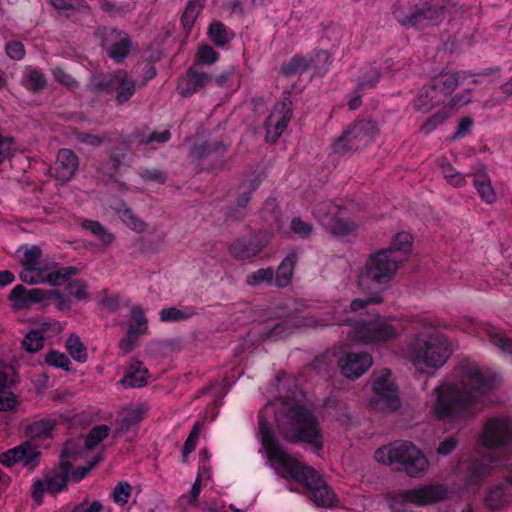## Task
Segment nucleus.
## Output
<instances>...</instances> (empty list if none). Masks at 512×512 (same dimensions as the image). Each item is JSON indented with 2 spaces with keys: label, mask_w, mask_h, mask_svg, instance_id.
I'll return each mask as SVG.
<instances>
[{
  "label": "nucleus",
  "mask_w": 512,
  "mask_h": 512,
  "mask_svg": "<svg viewBox=\"0 0 512 512\" xmlns=\"http://www.w3.org/2000/svg\"><path fill=\"white\" fill-rule=\"evenodd\" d=\"M377 131V125L371 119L356 121L333 143V151L343 155L362 150L372 143Z\"/></svg>",
  "instance_id": "nucleus-12"
},
{
  "label": "nucleus",
  "mask_w": 512,
  "mask_h": 512,
  "mask_svg": "<svg viewBox=\"0 0 512 512\" xmlns=\"http://www.w3.org/2000/svg\"><path fill=\"white\" fill-rule=\"evenodd\" d=\"M87 288V283L82 279L71 281L66 286V290L78 300H86L88 298Z\"/></svg>",
  "instance_id": "nucleus-58"
},
{
  "label": "nucleus",
  "mask_w": 512,
  "mask_h": 512,
  "mask_svg": "<svg viewBox=\"0 0 512 512\" xmlns=\"http://www.w3.org/2000/svg\"><path fill=\"white\" fill-rule=\"evenodd\" d=\"M489 341L502 352L512 354V340L506 337L499 329L490 327L487 329Z\"/></svg>",
  "instance_id": "nucleus-41"
},
{
  "label": "nucleus",
  "mask_w": 512,
  "mask_h": 512,
  "mask_svg": "<svg viewBox=\"0 0 512 512\" xmlns=\"http://www.w3.org/2000/svg\"><path fill=\"white\" fill-rule=\"evenodd\" d=\"M511 502L512 485L509 483L508 477L505 481L490 488L485 497V504L490 510H500L507 507Z\"/></svg>",
  "instance_id": "nucleus-25"
},
{
  "label": "nucleus",
  "mask_w": 512,
  "mask_h": 512,
  "mask_svg": "<svg viewBox=\"0 0 512 512\" xmlns=\"http://www.w3.org/2000/svg\"><path fill=\"white\" fill-rule=\"evenodd\" d=\"M75 138L80 143L93 147L100 146L106 140V136H98L84 131L76 132Z\"/></svg>",
  "instance_id": "nucleus-63"
},
{
  "label": "nucleus",
  "mask_w": 512,
  "mask_h": 512,
  "mask_svg": "<svg viewBox=\"0 0 512 512\" xmlns=\"http://www.w3.org/2000/svg\"><path fill=\"white\" fill-rule=\"evenodd\" d=\"M209 37L217 46H223L230 41L229 33L221 22H213L209 26Z\"/></svg>",
  "instance_id": "nucleus-46"
},
{
  "label": "nucleus",
  "mask_w": 512,
  "mask_h": 512,
  "mask_svg": "<svg viewBox=\"0 0 512 512\" xmlns=\"http://www.w3.org/2000/svg\"><path fill=\"white\" fill-rule=\"evenodd\" d=\"M211 81V76L194 66L189 68L186 75L179 81L177 89L181 95L190 96L198 89L204 88Z\"/></svg>",
  "instance_id": "nucleus-24"
},
{
  "label": "nucleus",
  "mask_w": 512,
  "mask_h": 512,
  "mask_svg": "<svg viewBox=\"0 0 512 512\" xmlns=\"http://www.w3.org/2000/svg\"><path fill=\"white\" fill-rule=\"evenodd\" d=\"M366 294L368 295L367 298H365V299L357 298L351 302V304H350L351 311L357 312V311H360V310L366 308L370 304H378V303L382 302V297L378 291L374 290V291H372V293H366Z\"/></svg>",
  "instance_id": "nucleus-54"
},
{
  "label": "nucleus",
  "mask_w": 512,
  "mask_h": 512,
  "mask_svg": "<svg viewBox=\"0 0 512 512\" xmlns=\"http://www.w3.org/2000/svg\"><path fill=\"white\" fill-rule=\"evenodd\" d=\"M459 84L457 72L441 73L424 85L413 100V108L422 113L429 112L452 94Z\"/></svg>",
  "instance_id": "nucleus-10"
},
{
  "label": "nucleus",
  "mask_w": 512,
  "mask_h": 512,
  "mask_svg": "<svg viewBox=\"0 0 512 512\" xmlns=\"http://www.w3.org/2000/svg\"><path fill=\"white\" fill-rule=\"evenodd\" d=\"M280 434L289 442H305L314 451L323 448V435L315 415L302 406L290 408L277 420Z\"/></svg>",
  "instance_id": "nucleus-4"
},
{
  "label": "nucleus",
  "mask_w": 512,
  "mask_h": 512,
  "mask_svg": "<svg viewBox=\"0 0 512 512\" xmlns=\"http://www.w3.org/2000/svg\"><path fill=\"white\" fill-rule=\"evenodd\" d=\"M195 312L192 309L187 311L179 310L175 307H169L161 310L160 320L163 322H178L190 318Z\"/></svg>",
  "instance_id": "nucleus-47"
},
{
  "label": "nucleus",
  "mask_w": 512,
  "mask_h": 512,
  "mask_svg": "<svg viewBox=\"0 0 512 512\" xmlns=\"http://www.w3.org/2000/svg\"><path fill=\"white\" fill-rule=\"evenodd\" d=\"M403 263L404 257L393 255L390 250L380 249L371 253L357 276L359 289L363 293L382 291Z\"/></svg>",
  "instance_id": "nucleus-5"
},
{
  "label": "nucleus",
  "mask_w": 512,
  "mask_h": 512,
  "mask_svg": "<svg viewBox=\"0 0 512 512\" xmlns=\"http://www.w3.org/2000/svg\"><path fill=\"white\" fill-rule=\"evenodd\" d=\"M373 364L372 356L368 353H348L339 360L341 373L350 379L364 374Z\"/></svg>",
  "instance_id": "nucleus-22"
},
{
  "label": "nucleus",
  "mask_w": 512,
  "mask_h": 512,
  "mask_svg": "<svg viewBox=\"0 0 512 512\" xmlns=\"http://www.w3.org/2000/svg\"><path fill=\"white\" fill-rule=\"evenodd\" d=\"M444 0L430 2H415L413 7L396 5L393 9V16L404 27L423 29L437 25L444 19Z\"/></svg>",
  "instance_id": "nucleus-8"
},
{
  "label": "nucleus",
  "mask_w": 512,
  "mask_h": 512,
  "mask_svg": "<svg viewBox=\"0 0 512 512\" xmlns=\"http://www.w3.org/2000/svg\"><path fill=\"white\" fill-rule=\"evenodd\" d=\"M79 167L78 156L70 149H60L55 162L56 178L63 182L69 181Z\"/></svg>",
  "instance_id": "nucleus-23"
},
{
  "label": "nucleus",
  "mask_w": 512,
  "mask_h": 512,
  "mask_svg": "<svg viewBox=\"0 0 512 512\" xmlns=\"http://www.w3.org/2000/svg\"><path fill=\"white\" fill-rule=\"evenodd\" d=\"M226 151L227 146L221 141H203L193 145L190 156L201 163L210 157L219 160Z\"/></svg>",
  "instance_id": "nucleus-27"
},
{
  "label": "nucleus",
  "mask_w": 512,
  "mask_h": 512,
  "mask_svg": "<svg viewBox=\"0 0 512 512\" xmlns=\"http://www.w3.org/2000/svg\"><path fill=\"white\" fill-rule=\"evenodd\" d=\"M374 457L378 462L392 466L396 471L405 472L410 477L422 476L429 466L421 450L408 441H396L378 448Z\"/></svg>",
  "instance_id": "nucleus-6"
},
{
  "label": "nucleus",
  "mask_w": 512,
  "mask_h": 512,
  "mask_svg": "<svg viewBox=\"0 0 512 512\" xmlns=\"http://www.w3.org/2000/svg\"><path fill=\"white\" fill-rule=\"evenodd\" d=\"M81 226L89 231L92 235L97 237L103 244L109 245L113 242L114 236L110 232H108L104 226L94 220H84Z\"/></svg>",
  "instance_id": "nucleus-40"
},
{
  "label": "nucleus",
  "mask_w": 512,
  "mask_h": 512,
  "mask_svg": "<svg viewBox=\"0 0 512 512\" xmlns=\"http://www.w3.org/2000/svg\"><path fill=\"white\" fill-rule=\"evenodd\" d=\"M22 345L28 352H37L43 347V336L40 331H30L22 341Z\"/></svg>",
  "instance_id": "nucleus-52"
},
{
  "label": "nucleus",
  "mask_w": 512,
  "mask_h": 512,
  "mask_svg": "<svg viewBox=\"0 0 512 512\" xmlns=\"http://www.w3.org/2000/svg\"><path fill=\"white\" fill-rule=\"evenodd\" d=\"M131 490L132 487L128 482H120L115 486L111 497L116 504L123 506L128 502Z\"/></svg>",
  "instance_id": "nucleus-53"
},
{
  "label": "nucleus",
  "mask_w": 512,
  "mask_h": 512,
  "mask_svg": "<svg viewBox=\"0 0 512 512\" xmlns=\"http://www.w3.org/2000/svg\"><path fill=\"white\" fill-rule=\"evenodd\" d=\"M22 85L33 93H40L47 87V79L39 70L29 68L25 71Z\"/></svg>",
  "instance_id": "nucleus-32"
},
{
  "label": "nucleus",
  "mask_w": 512,
  "mask_h": 512,
  "mask_svg": "<svg viewBox=\"0 0 512 512\" xmlns=\"http://www.w3.org/2000/svg\"><path fill=\"white\" fill-rule=\"evenodd\" d=\"M200 10L201 6L197 5L195 2L189 1L181 17L184 28L190 29L192 27Z\"/></svg>",
  "instance_id": "nucleus-59"
},
{
  "label": "nucleus",
  "mask_w": 512,
  "mask_h": 512,
  "mask_svg": "<svg viewBox=\"0 0 512 512\" xmlns=\"http://www.w3.org/2000/svg\"><path fill=\"white\" fill-rule=\"evenodd\" d=\"M42 251L37 246L26 247L24 251L23 258L21 259V263L25 267H35L41 258Z\"/></svg>",
  "instance_id": "nucleus-61"
},
{
  "label": "nucleus",
  "mask_w": 512,
  "mask_h": 512,
  "mask_svg": "<svg viewBox=\"0 0 512 512\" xmlns=\"http://www.w3.org/2000/svg\"><path fill=\"white\" fill-rule=\"evenodd\" d=\"M115 210L120 219L132 230L140 233L146 229V223L137 217L134 212L126 205V203H120V205L116 207Z\"/></svg>",
  "instance_id": "nucleus-33"
},
{
  "label": "nucleus",
  "mask_w": 512,
  "mask_h": 512,
  "mask_svg": "<svg viewBox=\"0 0 512 512\" xmlns=\"http://www.w3.org/2000/svg\"><path fill=\"white\" fill-rule=\"evenodd\" d=\"M218 53L209 45H202L197 52L198 62L211 65L218 59Z\"/></svg>",
  "instance_id": "nucleus-62"
},
{
  "label": "nucleus",
  "mask_w": 512,
  "mask_h": 512,
  "mask_svg": "<svg viewBox=\"0 0 512 512\" xmlns=\"http://www.w3.org/2000/svg\"><path fill=\"white\" fill-rule=\"evenodd\" d=\"M45 361L50 366L62 368L66 371H69V365L71 364V361L69 360L68 356H66L64 353H60L54 350L50 351L46 355Z\"/></svg>",
  "instance_id": "nucleus-55"
},
{
  "label": "nucleus",
  "mask_w": 512,
  "mask_h": 512,
  "mask_svg": "<svg viewBox=\"0 0 512 512\" xmlns=\"http://www.w3.org/2000/svg\"><path fill=\"white\" fill-rule=\"evenodd\" d=\"M6 55L12 59L19 61L25 56L24 45L20 41H10L5 46Z\"/></svg>",
  "instance_id": "nucleus-64"
},
{
  "label": "nucleus",
  "mask_w": 512,
  "mask_h": 512,
  "mask_svg": "<svg viewBox=\"0 0 512 512\" xmlns=\"http://www.w3.org/2000/svg\"><path fill=\"white\" fill-rule=\"evenodd\" d=\"M124 156V153H119L116 148L113 149L109 158L99 163L97 171L109 178H114L119 171L121 161Z\"/></svg>",
  "instance_id": "nucleus-35"
},
{
  "label": "nucleus",
  "mask_w": 512,
  "mask_h": 512,
  "mask_svg": "<svg viewBox=\"0 0 512 512\" xmlns=\"http://www.w3.org/2000/svg\"><path fill=\"white\" fill-rule=\"evenodd\" d=\"M110 431V427L105 424L93 427L86 436L85 447L87 449H93L109 435Z\"/></svg>",
  "instance_id": "nucleus-45"
},
{
  "label": "nucleus",
  "mask_w": 512,
  "mask_h": 512,
  "mask_svg": "<svg viewBox=\"0 0 512 512\" xmlns=\"http://www.w3.org/2000/svg\"><path fill=\"white\" fill-rule=\"evenodd\" d=\"M262 175L252 173L247 176L239 186V194L237 197V208H232L227 214V219L241 221L245 218L244 209L247 207L251 194L256 191L262 182Z\"/></svg>",
  "instance_id": "nucleus-20"
},
{
  "label": "nucleus",
  "mask_w": 512,
  "mask_h": 512,
  "mask_svg": "<svg viewBox=\"0 0 512 512\" xmlns=\"http://www.w3.org/2000/svg\"><path fill=\"white\" fill-rule=\"evenodd\" d=\"M292 231L302 238L309 237L313 232V226L309 222L303 221L299 217H294L291 221Z\"/></svg>",
  "instance_id": "nucleus-60"
},
{
  "label": "nucleus",
  "mask_w": 512,
  "mask_h": 512,
  "mask_svg": "<svg viewBox=\"0 0 512 512\" xmlns=\"http://www.w3.org/2000/svg\"><path fill=\"white\" fill-rule=\"evenodd\" d=\"M55 422L50 418H42L29 424L26 433L32 438H44L50 435Z\"/></svg>",
  "instance_id": "nucleus-39"
},
{
  "label": "nucleus",
  "mask_w": 512,
  "mask_h": 512,
  "mask_svg": "<svg viewBox=\"0 0 512 512\" xmlns=\"http://www.w3.org/2000/svg\"><path fill=\"white\" fill-rule=\"evenodd\" d=\"M143 412L140 406L123 410L120 414V419H118L115 424V436L126 433L137 427L143 419Z\"/></svg>",
  "instance_id": "nucleus-29"
},
{
  "label": "nucleus",
  "mask_w": 512,
  "mask_h": 512,
  "mask_svg": "<svg viewBox=\"0 0 512 512\" xmlns=\"http://www.w3.org/2000/svg\"><path fill=\"white\" fill-rule=\"evenodd\" d=\"M101 9L112 17H122L134 9V4L129 2L105 1L101 4Z\"/></svg>",
  "instance_id": "nucleus-44"
},
{
  "label": "nucleus",
  "mask_w": 512,
  "mask_h": 512,
  "mask_svg": "<svg viewBox=\"0 0 512 512\" xmlns=\"http://www.w3.org/2000/svg\"><path fill=\"white\" fill-rule=\"evenodd\" d=\"M379 77V69L374 65H370L366 67V71L360 77L356 87L357 89H361L362 91L365 89H372L378 82Z\"/></svg>",
  "instance_id": "nucleus-48"
},
{
  "label": "nucleus",
  "mask_w": 512,
  "mask_h": 512,
  "mask_svg": "<svg viewBox=\"0 0 512 512\" xmlns=\"http://www.w3.org/2000/svg\"><path fill=\"white\" fill-rule=\"evenodd\" d=\"M473 184L477 190L480 198L487 204H492L497 199L496 191L494 190L490 177L486 172V167L483 164H479L473 170Z\"/></svg>",
  "instance_id": "nucleus-26"
},
{
  "label": "nucleus",
  "mask_w": 512,
  "mask_h": 512,
  "mask_svg": "<svg viewBox=\"0 0 512 512\" xmlns=\"http://www.w3.org/2000/svg\"><path fill=\"white\" fill-rule=\"evenodd\" d=\"M262 283L268 285H274V269L269 268H261L252 273H250L246 277V284L249 286H258Z\"/></svg>",
  "instance_id": "nucleus-42"
},
{
  "label": "nucleus",
  "mask_w": 512,
  "mask_h": 512,
  "mask_svg": "<svg viewBox=\"0 0 512 512\" xmlns=\"http://www.w3.org/2000/svg\"><path fill=\"white\" fill-rule=\"evenodd\" d=\"M259 434L261 442L270 461L279 465V473L284 478H292L307 489L308 497L319 507H332L336 495L322 476L311 466L292 457L279 443L274 435L273 428L264 418L263 411L258 416Z\"/></svg>",
  "instance_id": "nucleus-2"
},
{
  "label": "nucleus",
  "mask_w": 512,
  "mask_h": 512,
  "mask_svg": "<svg viewBox=\"0 0 512 512\" xmlns=\"http://www.w3.org/2000/svg\"><path fill=\"white\" fill-rule=\"evenodd\" d=\"M330 233L337 237H346L356 231V225L353 222L346 221L344 215H339L325 227Z\"/></svg>",
  "instance_id": "nucleus-37"
},
{
  "label": "nucleus",
  "mask_w": 512,
  "mask_h": 512,
  "mask_svg": "<svg viewBox=\"0 0 512 512\" xmlns=\"http://www.w3.org/2000/svg\"><path fill=\"white\" fill-rule=\"evenodd\" d=\"M293 115L292 101L284 97L277 102L266 120V140L274 143L287 128Z\"/></svg>",
  "instance_id": "nucleus-16"
},
{
  "label": "nucleus",
  "mask_w": 512,
  "mask_h": 512,
  "mask_svg": "<svg viewBox=\"0 0 512 512\" xmlns=\"http://www.w3.org/2000/svg\"><path fill=\"white\" fill-rule=\"evenodd\" d=\"M148 369L140 361H135L130 365L129 371L121 380V384L126 387L138 388L146 385Z\"/></svg>",
  "instance_id": "nucleus-30"
},
{
  "label": "nucleus",
  "mask_w": 512,
  "mask_h": 512,
  "mask_svg": "<svg viewBox=\"0 0 512 512\" xmlns=\"http://www.w3.org/2000/svg\"><path fill=\"white\" fill-rule=\"evenodd\" d=\"M66 349L70 356L78 362L84 363L88 358L86 347L80 340L79 336L74 333L70 334L67 339Z\"/></svg>",
  "instance_id": "nucleus-38"
},
{
  "label": "nucleus",
  "mask_w": 512,
  "mask_h": 512,
  "mask_svg": "<svg viewBox=\"0 0 512 512\" xmlns=\"http://www.w3.org/2000/svg\"><path fill=\"white\" fill-rule=\"evenodd\" d=\"M449 116L448 110L446 108H442L425 121L421 126L420 131L424 134L431 133L438 125L444 123Z\"/></svg>",
  "instance_id": "nucleus-50"
},
{
  "label": "nucleus",
  "mask_w": 512,
  "mask_h": 512,
  "mask_svg": "<svg viewBox=\"0 0 512 512\" xmlns=\"http://www.w3.org/2000/svg\"><path fill=\"white\" fill-rule=\"evenodd\" d=\"M412 246V236L406 232L398 233L390 244V247L384 250H390L391 254L403 256L404 262L407 260Z\"/></svg>",
  "instance_id": "nucleus-34"
},
{
  "label": "nucleus",
  "mask_w": 512,
  "mask_h": 512,
  "mask_svg": "<svg viewBox=\"0 0 512 512\" xmlns=\"http://www.w3.org/2000/svg\"><path fill=\"white\" fill-rule=\"evenodd\" d=\"M482 443L494 449L471 465L477 477L489 476L495 469L512 471V421L505 417L487 420L482 433Z\"/></svg>",
  "instance_id": "nucleus-3"
},
{
  "label": "nucleus",
  "mask_w": 512,
  "mask_h": 512,
  "mask_svg": "<svg viewBox=\"0 0 512 512\" xmlns=\"http://www.w3.org/2000/svg\"><path fill=\"white\" fill-rule=\"evenodd\" d=\"M200 427H201L200 422L195 423L191 432L189 433L188 438L186 439L184 446H183V450H182L183 461H185L187 456L191 452L194 451L197 441H198V438H199Z\"/></svg>",
  "instance_id": "nucleus-57"
},
{
  "label": "nucleus",
  "mask_w": 512,
  "mask_h": 512,
  "mask_svg": "<svg viewBox=\"0 0 512 512\" xmlns=\"http://www.w3.org/2000/svg\"><path fill=\"white\" fill-rule=\"evenodd\" d=\"M40 456L37 447L27 441L0 454V462L6 467L21 462L26 469L32 471L39 465Z\"/></svg>",
  "instance_id": "nucleus-17"
},
{
  "label": "nucleus",
  "mask_w": 512,
  "mask_h": 512,
  "mask_svg": "<svg viewBox=\"0 0 512 512\" xmlns=\"http://www.w3.org/2000/svg\"><path fill=\"white\" fill-rule=\"evenodd\" d=\"M95 38L106 50L107 55L116 63L122 62L130 53L133 42L124 30L115 27L100 26L94 31Z\"/></svg>",
  "instance_id": "nucleus-15"
},
{
  "label": "nucleus",
  "mask_w": 512,
  "mask_h": 512,
  "mask_svg": "<svg viewBox=\"0 0 512 512\" xmlns=\"http://www.w3.org/2000/svg\"><path fill=\"white\" fill-rule=\"evenodd\" d=\"M100 461H102V457L97 456L86 466H79L76 469L72 468L71 472L69 473V480L73 482L81 481Z\"/></svg>",
  "instance_id": "nucleus-56"
},
{
  "label": "nucleus",
  "mask_w": 512,
  "mask_h": 512,
  "mask_svg": "<svg viewBox=\"0 0 512 512\" xmlns=\"http://www.w3.org/2000/svg\"><path fill=\"white\" fill-rule=\"evenodd\" d=\"M72 441H67L61 453L59 464L46 474L43 479H37L32 485V497L38 503L43 501L45 492L50 494H57L63 491L69 481V473L72 469V464L67 460L71 451L69 446Z\"/></svg>",
  "instance_id": "nucleus-11"
},
{
  "label": "nucleus",
  "mask_w": 512,
  "mask_h": 512,
  "mask_svg": "<svg viewBox=\"0 0 512 512\" xmlns=\"http://www.w3.org/2000/svg\"><path fill=\"white\" fill-rule=\"evenodd\" d=\"M314 217L326 227L331 221L339 215H345L346 209L330 200L317 203L312 211Z\"/></svg>",
  "instance_id": "nucleus-28"
},
{
  "label": "nucleus",
  "mask_w": 512,
  "mask_h": 512,
  "mask_svg": "<svg viewBox=\"0 0 512 512\" xmlns=\"http://www.w3.org/2000/svg\"><path fill=\"white\" fill-rule=\"evenodd\" d=\"M408 353L416 368L441 367L450 357L447 337L439 333H419L408 343Z\"/></svg>",
  "instance_id": "nucleus-7"
},
{
  "label": "nucleus",
  "mask_w": 512,
  "mask_h": 512,
  "mask_svg": "<svg viewBox=\"0 0 512 512\" xmlns=\"http://www.w3.org/2000/svg\"><path fill=\"white\" fill-rule=\"evenodd\" d=\"M135 81L130 79L124 70H118L109 79H102L95 83L99 90L116 91V102L119 105L126 103L135 92Z\"/></svg>",
  "instance_id": "nucleus-19"
},
{
  "label": "nucleus",
  "mask_w": 512,
  "mask_h": 512,
  "mask_svg": "<svg viewBox=\"0 0 512 512\" xmlns=\"http://www.w3.org/2000/svg\"><path fill=\"white\" fill-rule=\"evenodd\" d=\"M147 327L145 328H136L132 324L129 325L126 336L121 340L119 347L124 353L131 352L138 341V337L140 334H144L147 332Z\"/></svg>",
  "instance_id": "nucleus-43"
},
{
  "label": "nucleus",
  "mask_w": 512,
  "mask_h": 512,
  "mask_svg": "<svg viewBox=\"0 0 512 512\" xmlns=\"http://www.w3.org/2000/svg\"><path fill=\"white\" fill-rule=\"evenodd\" d=\"M495 386L494 375L475 363L461 366L460 383L435 388L433 415L441 421L459 422L474 417L484 406V399Z\"/></svg>",
  "instance_id": "nucleus-1"
},
{
  "label": "nucleus",
  "mask_w": 512,
  "mask_h": 512,
  "mask_svg": "<svg viewBox=\"0 0 512 512\" xmlns=\"http://www.w3.org/2000/svg\"><path fill=\"white\" fill-rule=\"evenodd\" d=\"M442 174L449 184L454 187H461L465 184V176L457 172L455 168L448 162L441 164Z\"/></svg>",
  "instance_id": "nucleus-51"
},
{
  "label": "nucleus",
  "mask_w": 512,
  "mask_h": 512,
  "mask_svg": "<svg viewBox=\"0 0 512 512\" xmlns=\"http://www.w3.org/2000/svg\"><path fill=\"white\" fill-rule=\"evenodd\" d=\"M296 260L295 254H290L282 260L276 273L274 272V285L276 287L284 288L290 283Z\"/></svg>",
  "instance_id": "nucleus-31"
},
{
  "label": "nucleus",
  "mask_w": 512,
  "mask_h": 512,
  "mask_svg": "<svg viewBox=\"0 0 512 512\" xmlns=\"http://www.w3.org/2000/svg\"><path fill=\"white\" fill-rule=\"evenodd\" d=\"M267 233L257 232L249 237L234 240L229 246L230 255L236 260H245L259 254L268 244Z\"/></svg>",
  "instance_id": "nucleus-18"
},
{
  "label": "nucleus",
  "mask_w": 512,
  "mask_h": 512,
  "mask_svg": "<svg viewBox=\"0 0 512 512\" xmlns=\"http://www.w3.org/2000/svg\"><path fill=\"white\" fill-rule=\"evenodd\" d=\"M263 218L267 222H270L271 224H275L277 227H280L281 212L278 208L275 199L269 198L265 201L263 206Z\"/></svg>",
  "instance_id": "nucleus-49"
},
{
  "label": "nucleus",
  "mask_w": 512,
  "mask_h": 512,
  "mask_svg": "<svg viewBox=\"0 0 512 512\" xmlns=\"http://www.w3.org/2000/svg\"><path fill=\"white\" fill-rule=\"evenodd\" d=\"M48 292L41 288L27 289L19 284L10 291L8 300L13 302V307L16 309H28L47 299Z\"/></svg>",
  "instance_id": "nucleus-21"
},
{
  "label": "nucleus",
  "mask_w": 512,
  "mask_h": 512,
  "mask_svg": "<svg viewBox=\"0 0 512 512\" xmlns=\"http://www.w3.org/2000/svg\"><path fill=\"white\" fill-rule=\"evenodd\" d=\"M310 63L301 55L293 56L288 62L281 66V72L286 77L300 75L307 71Z\"/></svg>",
  "instance_id": "nucleus-36"
},
{
  "label": "nucleus",
  "mask_w": 512,
  "mask_h": 512,
  "mask_svg": "<svg viewBox=\"0 0 512 512\" xmlns=\"http://www.w3.org/2000/svg\"><path fill=\"white\" fill-rule=\"evenodd\" d=\"M374 395L370 400L372 410L392 412L400 407L398 389L391 379L388 369H382L372 374Z\"/></svg>",
  "instance_id": "nucleus-13"
},
{
  "label": "nucleus",
  "mask_w": 512,
  "mask_h": 512,
  "mask_svg": "<svg viewBox=\"0 0 512 512\" xmlns=\"http://www.w3.org/2000/svg\"><path fill=\"white\" fill-rule=\"evenodd\" d=\"M447 496V489L441 484L424 485L421 487L393 491L385 495L387 506L391 512H413L408 504L426 506L442 501Z\"/></svg>",
  "instance_id": "nucleus-9"
},
{
  "label": "nucleus",
  "mask_w": 512,
  "mask_h": 512,
  "mask_svg": "<svg viewBox=\"0 0 512 512\" xmlns=\"http://www.w3.org/2000/svg\"><path fill=\"white\" fill-rule=\"evenodd\" d=\"M347 335L353 342L381 344L395 339L398 331L387 320L377 318L368 322H357L350 328Z\"/></svg>",
  "instance_id": "nucleus-14"
}]
</instances>
